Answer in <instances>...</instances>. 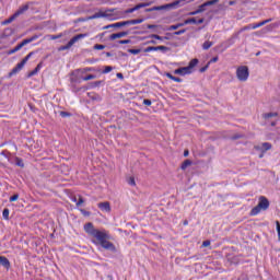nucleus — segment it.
I'll use <instances>...</instances> for the list:
<instances>
[{"instance_id": "nucleus-1", "label": "nucleus", "mask_w": 280, "mask_h": 280, "mask_svg": "<svg viewBox=\"0 0 280 280\" xmlns=\"http://www.w3.org/2000/svg\"><path fill=\"white\" fill-rule=\"evenodd\" d=\"M83 230L90 235V237H93L92 244L101 246L104 250L117 253V247L109 241L110 234H108V231L95 229V225H93L92 222L85 223Z\"/></svg>"}, {"instance_id": "nucleus-2", "label": "nucleus", "mask_w": 280, "mask_h": 280, "mask_svg": "<svg viewBox=\"0 0 280 280\" xmlns=\"http://www.w3.org/2000/svg\"><path fill=\"white\" fill-rule=\"evenodd\" d=\"M269 208L270 201L268 198L260 196L258 199V205L250 210L249 215H259L261 211H268Z\"/></svg>"}, {"instance_id": "nucleus-3", "label": "nucleus", "mask_w": 280, "mask_h": 280, "mask_svg": "<svg viewBox=\"0 0 280 280\" xmlns=\"http://www.w3.org/2000/svg\"><path fill=\"white\" fill-rule=\"evenodd\" d=\"M38 38H40V35H33L32 37L22 40L13 49L9 50V56H12V54H16V51H21V49H23L25 45H30V43H34V40H38Z\"/></svg>"}, {"instance_id": "nucleus-4", "label": "nucleus", "mask_w": 280, "mask_h": 280, "mask_svg": "<svg viewBox=\"0 0 280 280\" xmlns=\"http://www.w3.org/2000/svg\"><path fill=\"white\" fill-rule=\"evenodd\" d=\"M34 56V52H30L27 57L23 58L21 62H19L10 72L9 78H12V75H16L19 71L23 70V67L27 65V61Z\"/></svg>"}, {"instance_id": "nucleus-5", "label": "nucleus", "mask_w": 280, "mask_h": 280, "mask_svg": "<svg viewBox=\"0 0 280 280\" xmlns=\"http://www.w3.org/2000/svg\"><path fill=\"white\" fill-rule=\"evenodd\" d=\"M140 23H143L142 19L129 20L110 24L108 26H105L104 30H108L109 27H125V25H139Z\"/></svg>"}, {"instance_id": "nucleus-6", "label": "nucleus", "mask_w": 280, "mask_h": 280, "mask_svg": "<svg viewBox=\"0 0 280 280\" xmlns=\"http://www.w3.org/2000/svg\"><path fill=\"white\" fill-rule=\"evenodd\" d=\"M249 75H250V72L248 71V68L246 66H240L236 69V78L237 80H240V82H246Z\"/></svg>"}, {"instance_id": "nucleus-7", "label": "nucleus", "mask_w": 280, "mask_h": 280, "mask_svg": "<svg viewBox=\"0 0 280 280\" xmlns=\"http://www.w3.org/2000/svg\"><path fill=\"white\" fill-rule=\"evenodd\" d=\"M82 38H86V34H78L74 37H72L67 45L60 46L59 51H67V49H71L72 45H75L78 40H82Z\"/></svg>"}, {"instance_id": "nucleus-8", "label": "nucleus", "mask_w": 280, "mask_h": 280, "mask_svg": "<svg viewBox=\"0 0 280 280\" xmlns=\"http://www.w3.org/2000/svg\"><path fill=\"white\" fill-rule=\"evenodd\" d=\"M272 19H268V20H264L259 23H255V24H248L247 26H245L243 28V32L246 30H257L258 27H264V25H266L267 23H271Z\"/></svg>"}, {"instance_id": "nucleus-9", "label": "nucleus", "mask_w": 280, "mask_h": 280, "mask_svg": "<svg viewBox=\"0 0 280 280\" xmlns=\"http://www.w3.org/2000/svg\"><path fill=\"white\" fill-rule=\"evenodd\" d=\"M152 5V2H143V3H139L136 7L131 8V9H127L125 11V14H132V12H137V10H141V8H148Z\"/></svg>"}, {"instance_id": "nucleus-10", "label": "nucleus", "mask_w": 280, "mask_h": 280, "mask_svg": "<svg viewBox=\"0 0 280 280\" xmlns=\"http://www.w3.org/2000/svg\"><path fill=\"white\" fill-rule=\"evenodd\" d=\"M220 0H209L206 1L205 3H202L201 5L198 7L197 11L199 12V14H202V12H205V10H207L208 5H215V3H219Z\"/></svg>"}, {"instance_id": "nucleus-11", "label": "nucleus", "mask_w": 280, "mask_h": 280, "mask_svg": "<svg viewBox=\"0 0 280 280\" xmlns=\"http://www.w3.org/2000/svg\"><path fill=\"white\" fill-rule=\"evenodd\" d=\"M101 71H102L101 69H96L95 67H86V68L77 70L78 73H91V72L100 73Z\"/></svg>"}, {"instance_id": "nucleus-12", "label": "nucleus", "mask_w": 280, "mask_h": 280, "mask_svg": "<svg viewBox=\"0 0 280 280\" xmlns=\"http://www.w3.org/2000/svg\"><path fill=\"white\" fill-rule=\"evenodd\" d=\"M191 71H189L188 67H183L174 70L175 75H189Z\"/></svg>"}, {"instance_id": "nucleus-13", "label": "nucleus", "mask_w": 280, "mask_h": 280, "mask_svg": "<svg viewBox=\"0 0 280 280\" xmlns=\"http://www.w3.org/2000/svg\"><path fill=\"white\" fill-rule=\"evenodd\" d=\"M98 209H101V211H106V213H110V202L108 201H104V202H100L97 203Z\"/></svg>"}, {"instance_id": "nucleus-14", "label": "nucleus", "mask_w": 280, "mask_h": 280, "mask_svg": "<svg viewBox=\"0 0 280 280\" xmlns=\"http://www.w3.org/2000/svg\"><path fill=\"white\" fill-rule=\"evenodd\" d=\"M28 10H30V4H24L19 8V10L14 13V15L16 16V19H19L21 14H25V12H27Z\"/></svg>"}, {"instance_id": "nucleus-15", "label": "nucleus", "mask_w": 280, "mask_h": 280, "mask_svg": "<svg viewBox=\"0 0 280 280\" xmlns=\"http://www.w3.org/2000/svg\"><path fill=\"white\" fill-rule=\"evenodd\" d=\"M43 69V61H40L36 68L27 73V78H34V75H37V73Z\"/></svg>"}, {"instance_id": "nucleus-16", "label": "nucleus", "mask_w": 280, "mask_h": 280, "mask_svg": "<svg viewBox=\"0 0 280 280\" xmlns=\"http://www.w3.org/2000/svg\"><path fill=\"white\" fill-rule=\"evenodd\" d=\"M0 266H3V268L10 270V260L5 256H0Z\"/></svg>"}, {"instance_id": "nucleus-17", "label": "nucleus", "mask_w": 280, "mask_h": 280, "mask_svg": "<svg viewBox=\"0 0 280 280\" xmlns=\"http://www.w3.org/2000/svg\"><path fill=\"white\" fill-rule=\"evenodd\" d=\"M256 150H261V152H268V150H272V144L270 142H265L261 147H256Z\"/></svg>"}, {"instance_id": "nucleus-18", "label": "nucleus", "mask_w": 280, "mask_h": 280, "mask_svg": "<svg viewBox=\"0 0 280 280\" xmlns=\"http://www.w3.org/2000/svg\"><path fill=\"white\" fill-rule=\"evenodd\" d=\"M124 36H128L127 32L114 33L110 35V40H117V38H124Z\"/></svg>"}, {"instance_id": "nucleus-19", "label": "nucleus", "mask_w": 280, "mask_h": 280, "mask_svg": "<svg viewBox=\"0 0 280 280\" xmlns=\"http://www.w3.org/2000/svg\"><path fill=\"white\" fill-rule=\"evenodd\" d=\"M198 59H191L186 68H188V71L192 72V69L198 66Z\"/></svg>"}, {"instance_id": "nucleus-20", "label": "nucleus", "mask_w": 280, "mask_h": 280, "mask_svg": "<svg viewBox=\"0 0 280 280\" xmlns=\"http://www.w3.org/2000/svg\"><path fill=\"white\" fill-rule=\"evenodd\" d=\"M166 78H168V80H173V82H178V83H180V82H183V79H180V78H178V77H174L172 73H170V72H166Z\"/></svg>"}, {"instance_id": "nucleus-21", "label": "nucleus", "mask_w": 280, "mask_h": 280, "mask_svg": "<svg viewBox=\"0 0 280 280\" xmlns=\"http://www.w3.org/2000/svg\"><path fill=\"white\" fill-rule=\"evenodd\" d=\"M211 47H213V42L206 40V42L202 44V49H203L205 51H207L208 49H211Z\"/></svg>"}, {"instance_id": "nucleus-22", "label": "nucleus", "mask_w": 280, "mask_h": 280, "mask_svg": "<svg viewBox=\"0 0 280 280\" xmlns=\"http://www.w3.org/2000/svg\"><path fill=\"white\" fill-rule=\"evenodd\" d=\"M191 165V160H185L182 165H180V170L185 171L187 170L189 166Z\"/></svg>"}, {"instance_id": "nucleus-23", "label": "nucleus", "mask_w": 280, "mask_h": 280, "mask_svg": "<svg viewBox=\"0 0 280 280\" xmlns=\"http://www.w3.org/2000/svg\"><path fill=\"white\" fill-rule=\"evenodd\" d=\"M178 27H185L184 22H183V23L175 24V25H171V26L168 27V31H170V32H174L175 30H178Z\"/></svg>"}, {"instance_id": "nucleus-24", "label": "nucleus", "mask_w": 280, "mask_h": 280, "mask_svg": "<svg viewBox=\"0 0 280 280\" xmlns=\"http://www.w3.org/2000/svg\"><path fill=\"white\" fill-rule=\"evenodd\" d=\"M15 19H16V16L13 14V15H11L9 19L4 20V21L2 22V25H10V23L14 22Z\"/></svg>"}, {"instance_id": "nucleus-25", "label": "nucleus", "mask_w": 280, "mask_h": 280, "mask_svg": "<svg viewBox=\"0 0 280 280\" xmlns=\"http://www.w3.org/2000/svg\"><path fill=\"white\" fill-rule=\"evenodd\" d=\"M183 23H184V25H191V23L196 25L197 20H196V18H190V19L185 20Z\"/></svg>"}, {"instance_id": "nucleus-26", "label": "nucleus", "mask_w": 280, "mask_h": 280, "mask_svg": "<svg viewBox=\"0 0 280 280\" xmlns=\"http://www.w3.org/2000/svg\"><path fill=\"white\" fill-rule=\"evenodd\" d=\"M148 38H154L155 40H167V37H163L156 34H152Z\"/></svg>"}, {"instance_id": "nucleus-27", "label": "nucleus", "mask_w": 280, "mask_h": 280, "mask_svg": "<svg viewBox=\"0 0 280 280\" xmlns=\"http://www.w3.org/2000/svg\"><path fill=\"white\" fill-rule=\"evenodd\" d=\"M2 218L4 220H10V209L5 208L3 211H2Z\"/></svg>"}, {"instance_id": "nucleus-28", "label": "nucleus", "mask_w": 280, "mask_h": 280, "mask_svg": "<svg viewBox=\"0 0 280 280\" xmlns=\"http://www.w3.org/2000/svg\"><path fill=\"white\" fill-rule=\"evenodd\" d=\"M128 185H130L131 187H137V182L135 180V177L131 176L127 179Z\"/></svg>"}, {"instance_id": "nucleus-29", "label": "nucleus", "mask_w": 280, "mask_h": 280, "mask_svg": "<svg viewBox=\"0 0 280 280\" xmlns=\"http://www.w3.org/2000/svg\"><path fill=\"white\" fill-rule=\"evenodd\" d=\"M95 78H97V75L95 74H88L86 77L83 78L84 82H89V80H95Z\"/></svg>"}, {"instance_id": "nucleus-30", "label": "nucleus", "mask_w": 280, "mask_h": 280, "mask_svg": "<svg viewBox=\"0 0 280 280\" xmlns=\"http://www.w3.org/2000/svg\"><path fill=\"white\" fill-rule=\"evenodd\" d=\"M279 114L277 113H267L264 114V119H270V117H277Z\"/></svg>"}, {"instance_id": "nucleus-31", "label": "nucleus", "mask_w": 280, "mask_h": 280, "mask_svg": "<svg viewBox=\"0 0 280 280\" xmlns=\"http://www.w3.org/2000/svg\"><path fill=\"white\" fill-rule=\"evenodd\" d=\"M156 51H170V48L166 46H155Z\"/></svg>"}, {"instance_id": "nucleus-32", "label": "nucleus", "mask_w": 280, "mask_h": 280, "mask_svg": "<svg viewBox=\"0 0 280 280\" xmlns=\"http://www.w3.org/2000/svg\"><path fill=\"white\" fill-rule=\"evenodd\" d=\"M94 49H96V51H102V49H106V46L102 44H96L94 45Z\"/></svg>"}, {"instance_id": "nucleus-33", "label": "nucleus", "mask_w": 280, "mask_h": 280, "mask_svg": "<svg viewBox=\"0 0 280 280\" xmlns=\"http://www.w3.org/2000/svg\"><path fill=\"white\" fill-rule=\"evenodd\" d=\"M150 51H156V46H149L144 49L145 54H150Z\"/></svg>"}, {"instance_id": "nucleus-34", "label": "nucleus", "mask_w": 280, "mask_h": 280, "mask_svg": "<svg viewBox=\"0 0 280 280\" xmlns=\"http://www.w3.org/2000/svg\"><path fill=\"white\" fill-rule=\"evenodd\" d=\"M110 71H113V67L112 66H105V68L102 71V73L106 74V73H110Z\"/></svg>"}, {"instance_id": "nucleus-35", "label": "nucleus", "mask_w": 280, "mask_h": 280, "mask_svg": "<svg viewBox=\"0 0 280 280\" xmlns=\"http://www.w3.org/2000/svg\"><path fill=\"white\" fill-rule=\"evenodd\" d=\"M101 84H102V81L93 82V83H91L90 89H95V88L100 86Z\"/></svg>"}, {"instance_id": "nucleus-36", "label": "nucleus", "mask_w": 280, "mask_h": 280, "mask_svg": "<svg viewBox=\"0 0 280 280\" xmlns=\"http://www.w3.org/2000/svg\"><path fill=\"white\" fill-rule=\"evenodd\" d=\"M58 38H62V34H58V35H50V40H58Z\"/></svg>"}, {"instance_id": "nucleus-37", "label": "nucleus", "mask_w": 280, "mask_h": 280, "mask_svg": "<svg viewBox=\"0 0 280 280\" xmlns=\"http://www.w3.org/2000/svg\"><path fill=\"white\" fill-rule=\"evenodd\" d=\"M16 200H19V195L18 194L11 196L10 199H9L10 202H16Z\"/></svg>"}, {"instance_id": "nucleus-38", "label": "nucleus", "mask_w": 280, "mask_h": 280, "mask_svg": "<svg viewBox=\"0 0 280 280\" xmlns=\"http://www.w3.org/2000/svg\"><path fill=\"white\" fill-rule=\"evenodd\" d=\"M81 205H84V198H82V196H79V200L77 201V207H81Z\"/></svg>"}, {"instance_id": "nucleus-39", "label": "nucleus", "mask_w": 280, "mask_h": 280, "mask_svg": "<svg viewBox=\"0 0 280 280\" xmlns=\"http://www.w3.org/2000/svg\"><path fill=\"white\" fill-rule=\"evenodd\" d=\"M59 115L60 117H71V113L69 112H60Z\"/></svg>"}, {"instance_id": "nucleus-40", "label": "nucleus", "mask_w": 280, "mask_h": 280, "mask_svg": "<svg viewBox=\"0 0 280 280\" xmlns=\"http://www.w3.org/2000/svg\"><path fill=\"white\" fill-rule=\"evenodd\" d=\"M118 43L119 45H130V39H121Z\"/></svg>"}, {"instance_id": "nucleus-41", "label": "nucleus", "mask_w": 280, "mask_h": 280, "mask_svg": "<svg viewBox=\"0 0 280 280\" xmlns=\"http://www.w3.org/2000/svg\"><path fill=\"white\" fill-rule=\"evenodd\" d=\"M209 246H211V241H203V242H202V247H203V248H207V247H209Z\"/></svg>"}, {"instance_id": "nucleus-42", "label": "nucleus", "mask_w": 280, "mask_h": 280, "mask_svg": "<svg viewBox=\"0 0 280 280\" xmlns=\"http://www.w3.org/2000/svg\"><path fill=\"white\" fill-rule=\"evenodd\" d=\"M129 54H133V56H137V54H141V50H139V49H130Z\"/></svg>"}, {"instance_id": "nucleus-43", "label": "nucleus", "mask_w": 280, "mask_h": 280, "mask_svg": "<svg viewBox=\"0 0 280 280\" xmlns=\"http://www.w3.org/2000/svg\"><path fill=\"white\" fill-rule=\"evenodd\" d=\"M196 14H200V12L198 11V9L195 10V11L189 12V13H188V16H196Z\"/></svg>"}, {"instance_id": "nucleus-44", "label": "nucleus", "mask_w": 280, "mask_h": 280, "mask_svg": "<svg viewBox=\"0 0 280 280\" xmlns=\"http://www.w3.org/2000/svg\"><path fill=\"white\" fill-rule=\"evenodd\" d=\"M143 104H144V106H152V101L145 98V100H143Z\"/></svg>"}, {"instance_id": "nucleus-45", "label": "nucleus", "mask_w": 280, "mask_h": 280, "mask_svg": "<svg viewBox=\"0 0 280 280\" xmlns=\"http://www.w3.org/2000/svg\"><path fill=\"white\" fill-rule=\"evenodd\" d=\"M80 212L82 213V215L89 217L91 215V212L84 210V209H80Z\"/></svg>"}, {"instance_id": "nucleus-46", "label": "nucleus", "mask_w": 280, "mask_h": 280, "mask_svg": "<svg viewBox=\"0 0 280 280\" xmlns=\"http://www.w3.org/2000/svg\"><path fill=\"white\" fill-rule=\"evenodd\" d=\"M185 32H187V30L177 31V32H175V36H180L183 34H185Z\"/></svg>"}, {"instance_id": "nucleus-47", "label": "nucleus", "mask_w": 280, "mask_h": 280, "mask_svg": "<svg viewBox=\"0 0 280 280\" xmlns=\"http://www.w3.org/2000/svg\"><path fill=\"white\" fill-rule=\"evenodd\" d=\"M207 69H209V63H207L205 67L200 68L199 71H200V73H205V71H207Z\"/></svg>"}, {"instance_id": "nucleus-48", "label": "nucleus", "mask_w": 280, "mask_h": 280, "mask_svg": "<svg viewBox=\"0 0 280 280\" xmlns=\"http://www.w3.org/2000/svg\"><path fill=\"white\" fill-rule=\"evenodd\" d=\"M276 229H277L278 236L280 237V222L279 221L276 222Z\"/></svg>"}, {"instance_id": "nucleus-49", "label": "nucleus", "mask_w": 280, "mask_h": 280, "mask_svg": "<svg viewBox=\"0 0 280 280\" xmlns=\"http://www.w3.org/2000/svg\"><path fill=\"white\" fill-rule=\"evenodd\" d=\"M219 57H213L212 59H210V61L208 62V65H212L213 62H218Z\"/></svg>"}, {"instance_id": "nucleus-50", "label": "nucleus", "mask_w": 280, "mask_h": 280, "mask_svg": "<svg viewBox=\"0 0 280 280\" xmlns=\"http://www.w3.org/2000/svg\"><path fill=\"white\" fill-rule=\"evenodd\" d=\"M156 25H154V24H148L147 25V30H156Z\"/></svg>"}, {"instance_id": "nucleus-51", "label": "nucleus", "mask_w": 280, "mask_h": 280, "mask_svg": "<svg viewBox=\"0 0 280 280\" xmlns=\"http://www.w3.org/2000/svg\"><path fill=\"white\" fill-rule=\"evenodd\" d=\"M144 45H156V40L151 39L149 42H145Z\"/></svg>"}, {"instance_id": "nucleus-52", "label": "nucleus", "mask_w": 280, "mask_h": 280, "mask_svg": "<svg viewBox=\"0 0 280 280\" xmlns=\"http://www.w3.org/2000/svg\"><path fill=\"white\" fill-rule=\"evenodd\" d=\"M202 23H205V19H199L196 22V25H202Z\"/></svg>"}, {"instance_id": "nucleus-53", "label": "nucleus", "mask_w": 280, "mask_h": 280, "mask_svg": "<svg viewBox=\"0 0 280 280\" xmlns=\"http://www.w3.org/2000/svg\"><path fill=\"white\" fill-rule=\"evenodd\" d=\"M116 75H117V78H119L120 80H124V74H122L121 72L117 73Z\"/></svg>"}, {"instance_id": "nucleus-54", "label": "nucleus", "mask_w": 280, "mask_h": 280, "mask_svg": "<svg viewBox=\"0 0 280 280\" xmlns=\"http://www.w3.org/2000/svg\"><path fill=\"white\" fill-rule=\"evenodd\" d=\"M184 156H189V151L188 150L184 151Z\"/></svg>"}, {"instance_id": "nucleus-55", "label": "nucleus", "mask_w": 280, "mask_h": 280, "mask_svg": "<svg viewBox=\"0 0 280 280\" xmlns=\"http://www.w3.org/2000/svg\"><path fill=\"white\" fill-rule=\"evenodd\" d=\"M71 200H72V202H77L78 203V198L72 197Z\"/></svg>"}, {"instance_id": "nucleus-56", "label": "nucleus", "mask_w": 280, "mask_h": 280, "mask_svg": "<svg viewBox=\"0 0 280 280\" xmlns=\"http://www.w3.org/2000/svg\"><path fill=\"white\" fill-rule=\"evenodd\" d=\"M183 224H184V226H187V225L189 224V221L185 220V221L183 222Z\"/></svg>"}, {"instance_id": "nucleus-57", "label": "nucleus", "mask_w": 280, "mask_h": 280, "mask_svg": "<svg viewBox=\"0 0 280 280\" xmlns=\"http://www.w3.org/2000/svg\"><path fill=\"white\" fill-rule=\"evenodd\" d=\"M235 3H236L235 1H230L229 5H235Z\"/></svg>"}, {"instance_id": "nucleus-58", "label": "nucleus", "mask_w": 280, "mask_h": 280, "mask_svg": "<svg viewBox=\"0 0 280 280\" xmlns=\"http://www.w3.org/2000/svg\"><path fill=\"white\" fill-rule=\"evenodd\" d=\"M271 126H277V122H271Z\"/></svg>"}, {"instance_id": "nucleus-59", "label": "nucleus", "mask_w": 280, "mask_h": 280, "mask_svg": "<svg viewBox=\"0 0 280 280\" xmlns=\"http://www.w3.org/2000/svg\"><path fill=\"white\" fill-rule=\"evenodd\" d=\"M259 159H264V154H260V155H259Z\"/></svg>"}, {"instance_id": "nucleus-60", "label": "nucleus", "mask_w": 280, "mask_h": 280, "mask_svg": "<svg viewBox=\"0 0 280 280\" xmlns=\"http://www.w3.org/2000/svg\"><path fill=\"white\" fill-rule=\"evenodd\" d=\"M92 19H97V15H93Z\"/></svg>"}, {"instance_id": "nucleus-61", "label": "nucleus", "mask_w": 280, "mask_h": 280, "mask_svg": "<svg viewBox=\"0 0 280 280\" xmlns=\"http://www.w3.org/2000/svg\"><path fill=\"white\" fill-rule=\"evenodd\" d=\"M145 38H148V37H141V40H145Z\"/></svg>"}]
</instances>
